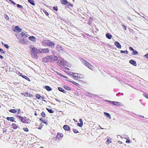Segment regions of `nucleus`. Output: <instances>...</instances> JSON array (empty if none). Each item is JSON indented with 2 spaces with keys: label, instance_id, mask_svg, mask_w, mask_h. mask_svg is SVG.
Returning a JSON list of instances; mask_svg holds the SVG:
<instances>
[{
  "label": "nucleus",
  "instance_id": "nucleus-1",
  "mask_svg": "<svg viewBox=\"0 0 148 148\" xmlns=\"http://www.w3.org/2000/svg\"><path fill=\"white\" fill-rule=\"evenodd\" d=\"M29 50L31 57L35 59L37 58V53L39 52L40 50L37 49L32 45H29Z\"/></svg>",
  "mask_w": 148,
  "mask_h": 148
},
{
  "label": "nucleus",
  "instance_id": "nucleus-2",
  "mask_svg": "<svg viewBox=\"0 0 148 148\" xmlns=\"http://www.w3.org/2000/svg\"><path fill=\"white\" fill-rule=\"evenodd\" d=\"M42 45L44 46H51L52 47H54V43L52 41L49 40H44L42 42Z\"/></svg>",
  "mask_w": 148,
  "mask_h": 148
},
{
  "label": "nucleus",
  "instance_id": "nucleus-3",
  "mask_svg": "<svg viewBox=\"0 0 148 148\" xmlns=\"http://www.w3.org/2000/svg\"><path fill=\"white\" fill-rule=\"evenodd\" d=\"M82 63L85 65L87 67L92 70H94L95 69L94 67L91 65L88 62H87L85 60L83 59L82 61Z\"/></svg>",
  "mask_w": 148,
  "mask_h": 148
},
{
  "label": "nucleus",
  "instance_id": "nucleus-4",
  "mask_svg": "<svg viewBox=\"0 0 148 148\" xmlns=\"http://www.w3.org/2000/svg\"><path fill=\"white\" fill-rule=\"evenodd\" d=\"M58 62L59 66L61 67H63L68 64L67 62L66 61H64V59L60 58Z\"/></svg>",
  "mask_w": 148,
  "mask_h": 148
},
{
  "label": "nucleus",
  "instance_id": "nucleus-5",
  "mask_svg": "<svg viewBox=\"0 0 148 148\" xmlns=\"http://www.w3.org/2000/svg\"><path fill=\"white\" fill-rule=\"evenodd\" d=\"M106 101L107 102H109L110 103L112 104L113 105H121V103L118 102H116L114 101H109L108 100H106Z\"/></svg>",
  "mask_w": 148,
  "mask_h": 148
},
{
  "label": "nucleus",
  "instance_id": "nucleus-6",
  "mask_svg": "<svg viewBox=\"0 0 148 148\" xmlns=\"http://www.w3.org/2000/svg\"><path fill=\"white\" fill-rule=\"evenodd\" d=\"M26 117H21L20 120L23 123H29L30 120L29 119H26Z\"/></svg>",
  "mask_w": 148,
  "mask_h": 148
},
{
  "label": "nucleus",
  "instance_id": "nucleus-7",
  "mask_svg": "<svg viewBox=\"0 0 148 148\" xmlns=\"http://www.w3.org/2000/svg\"><path fill=\"white\" fill-rule=\"evenodd\" d=\"M42 61L44 62H51L50 56H47L43 58Z\"/></svg>",
  "mask_w": 148,
  "mask_h": 148
},
{
  "label": "nucleus",
  "instance_id": "nucleus-8",
  "mask_svg": "<svg viewBox=\"0 0 148 148\" xmlns=\"http://www.w3.org/2000/svg\"><path fill=\"white\" fill-rule=\"evenodd\" d=\"M56 48L57 50L60 52L62 53V52L63 51L62 47L60 46L59 45H57Z\"/></svg>",
  "mask_w": 148,
  "mask_h": 148
},
{
  "label": "nucleus",
  "instance_id": "nucleus-9",
  "mask_svg": "<svg viewBox=\"0 0 148 148\" xmlns=\"http://www.w3.org/2000/svg\"><path fill=\"white\" fill-rule=\"evenodd\" d=\"M49 51V49H41L39 51L40 53H47Z\"/></svg>",
  "mask_w": 148,
  "mask_h": 148
},
{
  "label": "nucleus",
  "instance_id": "nucleus-10",
  "mask_svg": "<svg viewBox=\"0 0 148 148\" xmlns=\"http://www.w3.org/2000/svg\"><path fill=\"white\" fill-rule=\"evenodd\" d=\"M50 56L51 62L54 60H58L57 57L54 55H51Z\"/></svg>",
  "mask_w": 148,
  "mask_h": 148
},
{
  "label": "nucleus",
  "instance_id": "nucleus-11",
  "mask_svg": "<svg viewBox=\"0 0 148 148\" xmlns=\"http://www.w3.org/2000/svg\"><path fill=\"white\" fill-rule=\"evenodd\" d=\"M114 44L116 47L118 48L119 49H121V45L117 41L115 42H114Z\"/></svg>",
  "mask_w": 148,
  "mask_h": 148
},
{
  "label": "nucleus",
  "instance_id": "nucleus-12",
  "mask_svg": "<svg viewBox=\"0 0 148 148\" xmlns=\"http://www.w3.org/2000/svg\"><path fill=\"white\" fill-rule=\"evenodd\" d=\"M63 128L66 131H68L70 130V127L67 125H65L64 126Z\"/></svg>",
  "mask_w": 148,
  "mask_h": 148
},
{
  "label": "nucleus",
  "instance_id": "nucleus-13",
  "mask_svg": "<svg viewBox=\"0 0 148 148\" xmlns=\"http://www.w3.org/2000/svg\"><path fill=\"white\" fill-rule=\"evenodd\" d=\"M20 35L22 36H25L26 37H27L28 36V34L25 32H22L20 34Z\"/></svg>",
  "mask_w": 148,
  "mask_h": 148
},
{
  "label": "nucleus",
  "instance_id": "nucleus-14",
  "mask_svg": "<svg viewBox=\"0 0 148 148\" xmlns=\"http://www.w3.org/2000/svg\"><path fill=\"white\" fill-rule=\"evenodd\" d=\"M129 62L131 64H132L134 66H136L137 65L135 61L133 60H130L129 61Z\"/></svg>",
  "mask_w": 148,
  "mask_h": 148
},
{
  "label": "nucleus",
  "instance_id": "nucleus-15",
  "mask_svg": "<svg viewBox=\"0 0 148 148\" xmlns=\"http://www.w3.org/2000/svg\"><path fill=\"white\" fill-rule=\"evenodd\" d=\"M84 77V75H81V77H80L79 76L76 75H73V77L75 79V78H78V79H81L83 78Z\"/></svg>",
  "mask_w": 148,
  "mask_h": 148
},
{
  "label": "nucleus",
  "instance_id": "nucleus-16",
  "mask_svg": "<svg viewBox=\"0 0 148 148\" xmlns=\"http://www.w3.org/2000/svg\"><path fill=\"white\" fill-rule=\"evenodd\" d=\"M28 39L33 41V42H35L36 41V38H35L34 37V36H29V37L28 38Z\"/></svg>",
  "mask_w": 148,
  "mask_h": 148
},
{
  "label": "nucleus",
  "instance_id": "nucleus-17",
  "mask_svg": "<svg viewBox=\"0 0 148 148\" xmlns=\"http://www.w3.org/2000/svg\"><path fill=\"white\" fill-rule=\"evenodd\" d=\"M15 29L16 31H18V32H20L22 30V29L18 26H16Z\"/></svg>",
  "mask_w": 148,
  "mask_h": 148
},
{
  "label": "nucleus",
  "instance_id": "nucleus-18",
  "mask_svg": "<svg viewBox=\"0 0 148 148\" xmlns=\"http://www.w3.org/2000/svg\"><path fill=\"white\" fill-rule=\"evenodd\" d=\"M14 117H8L7 118V119L8 121H10L12 122L14 121ZM14 122H16L15 121H14Z\"/></svg>",
  "mask_w": 148,
  "mask_h": 148
},
{
  "label": "nucleus",
  "instance_id": "nucleus-19",
  "mask_svg": "<svg viewBox=\"0 0 148 148\" xmlns=\"http://www.w3.org/2000/svg\"><path fill=\"white\" fill-rule=\"evenodd\" d=\"M106 36L109 39H111L112 37V35L109 33H108L106 34Z\"/></svg>",
  "mask_w": 148,
  "mask_h": 148
},
{
  "label": "nucleus",
  "instance_id": "nucleus-20",
  "mask_svg": "<svg viewBox=\"0 0 148 148\" xmlns=\"http://www.w3.org/2000/svg\"><path fill=\"white\" fill-rule=\"evenodd\" d=\"M63 134L62 133H58L56 136L57 138H62L63 136Z\"/></svg>",
  "mask_w": 148,
  "mask_h": 148
},
{
  "label": "nucleus",
  "instance_id": "nucleus-21",
  "mask_svg": "<svg viewBox=\"0 0 148 148\" xmlns=\"http://www.w3.org/2000/svg\"><path fill=\"white\" fill-rule=\"evenodd\" d=\"M12 126L14 129H16L18 127V126L15 123H12Z\"/></svg>",
  "mask_w": 148,
  "mask_h": 148
},
{
  "label": "nucleus",
  "instance_id": "nucleus-22",
  "mask_svg": "<svg viewBox=\"0 0 148 148\" xmlns=\"http://www.w3.org/2000/svg\"><path fill=\"white\" fill-rule=\"evenodd\" d=\"M9 111L11 112L15 113L17 112V110L16 109H10Z\"/></svg>",
  "mask_w": 148,
  "mask_h": 148
},
{
  "label": "nucleus",
  "instance_id": "nucleus-23",
  "mask_svg": "<svg viewBox=\"0 0 148 148\" xmlns=\"http://www.w3.org/2000/svg\"><path fill=\"white\" fill-rule=\"evenodd\" d=\"M111 138H107V141L106 142V143L108 145L109 143H111Z\"/></svg>",
  "mask_w": 148,
  "mask_h": 148
},
{
  "label": "nucleus",
  "instance_id": "nucleus-24",
  "mask_svg": "<svg viewBox=\"0 0 148 148\" xmlns=\"http://www.w3.org/2000/svg\"><path fill=\"white\" fill-rule=\"evenodd\" d=\"M104 114L105 115L107 116L108 117H109V119H111V118L110 117V114H109L108 113L106 112H104Z\"/></svg>",
  "mask_w": 148,
  "mask_h": 148
},
{
  "label": "nucleus",
  "instance_id": "nucleus-25",
  "mask_svg": "<svg viewBox=\"0 0 148 148\" xmlns=\"http://www.w3.org/2000/svg\"><path fill=\"white\" fill-rule=\"evenodd\" d=\"M45 89L48 91H50L52 89L50 87L48 86H45Z\"/></svg>",
  "mask_w": 148,
  "mask_h": 148
},
{
  "label": "nucleus",
  "instance_id": "nucleus-26",
  "mask_svg": "<svg viewBox=\"0 0 148 148\" xmlns=\"http://www.w3.org/2000/svg\"><path fill=\"white\" fill-rule=\"evenodd\" d=\"M28 1L32 5H34V2L33 0H28Z\"/></svg>",
  "mask_w": 148,
  "mask_h": 148
},
{
  "label": "nucleus",
  "instance_id": "nucleus-27",
  "mask_svg": "<svg viewBox=\"0 0 148 148\" xmlns=\"http://www.w3.org/2000/svg\"><path fill=\"white\" fill-rule=\"evenodd\" d=\"M19 42L21 43L22 44H25V42L24 40H19Z\"/></svg>",
  "mask_w": 148,
  "mask_h": 148
},
{
  "label": "nucleus",
  "instance_id": "nucleus-28",
  "mask_svg": "<svg viewBox=\"0 0 148 148\" xmlns=\"http://www.w3.org/2000/svg\"><path fill=\"white\" fill-rule=\"evenodd\" d=\"M138 53V52L136 51H134L132 53V55H134L136 54H137Z\"/></svg>",
  "mask_w": 148,
  "mask_h": 148
},
{
  "label": "nucleus",
  "instance_id": "nucleus-29",
  "mask_svg": "<svg viewBox=\"0 0 148 148\" xmlns=\"http://www.w3.org/2000/svg\"><path fill=\"white\" fill-rule=\"evenodd\" d=\"M67 2L66 0H62V3L63 4H67Z\"/></svg>",
  "mask_w": 148,
  "mask_h": 148
},
{
  "label": "nucleus",
  "instance_id": "nucleus-30",
  "mask_svg": "<svg viewBox=\"0 0 148 148\" xmlns=\"http://www.w3.org/2000/svg\"><path fill=\"white\" fill-rule=\"evenodd\" d=\"M46 109L47 110L48 112L50 113H52L53 112V110L52 109H49L47 108Z\"/></svg>",
  "mask_w": 148,
  "mask_h": 148
},
{
  "label": "nucleus",
  "instance_id": "nucleus-31",
  "mask_svg": "<svg viewBox=\"0 0 148 148\" xmlns=\"http://www.w3.org/2000/svg\"><path fill=\"white\" fill-rule=\"evenodd\" d=\"M36 96L38 99H40L41 97L40 95L39 94H36Z\"/></svg>",
  "mask_w": 148,
  "mask_h": 148
},
{
  "label": "nucleus",
  "instance_id": "nucleus-32",
  "mask_svg": "<svg viewBox=\"0 0 148 148\" xmlns=\"http://www.w3.org/2000/svg\"><path fill=\"white\" fill-rule=\"evenodd\" d=\"M4 18L7 20H8L9 19V17L6 14H4Z\"/></svg>",
  "mask_w": 148,
  "mask_h": 148
},
{
  "label": "nucleus",
  "instance_id": "nucleus-33",
  "mask_svg": "<svg viewBox=\"0 0 148 148\" xmlns=\"http://www.w3.org/2000/svg\"><path fill=\"white\" fill-rule=\"evenodd\" d=\"M120 52L121 53H125L126 54H127L128 53V52L127 50H126V51H123L122 50H121Z\"/></svg>",
  "mask_w": 148,
  "mask_h": 148
},
{
  "label": "nucleus",
  "instance_id": "nucleus-34",
  "mask_svg": "<svg viewBox=\"0 0 148 148\" xmlns=\"http://www.w3.org/2000/svg\"><path fill=\"white\" fill-rule=\"evenodd\" d=\"M41 116L43 117H45L46 116V114L45 113L43 112L41 113Z\"/></svg>",
  "mask_w": 148,
  "mask_h": 148
},
{
  "label": "nucleus",
  "instance_id": "nucleus-35",
  "mask_svg": "<svg viewBox=\"0 0 148 148\" xmlns=\"http://www.w3.org/2000/svg\"><path fill=\"white\" fill-rule=\"evenodd\" d=\"M64 88L66 90H69L70 89V88L69 87L66 86H64Z\"/></svg>",
  "mask_w": 148,
  "mask_h": 148
},
{
  "label": "nucleus",
  "instance_id": "nucleus-36",
  "mask_svg": "<svg viewBox=\"0 0 148 148\" xmlns=\"http://www.w3.org/2000/svg\"><path fill=\"white\" fill-rule=\"evenodd\" d=\"M17 7L18 8H19L21 9H23V8L22 6L18 4L17 5Z\"/></svg>",
  "mask_w": 148,
  "mask_h": 148
},
{
  "label": "nucleus",
  "instance_id": "nucleus-37",
  "mask_svg": "<svg viewBox=\"0 0 148 148\" xmlns=\"http://www.w3.org/2000/svg\"><path fill=\"white\" fill-rule=\"evenodd\" d=\"M30 94L27 93H25L24 96L25 97H30Z\"/></svg>",
  "mask_w": 148,
  "mask_h": 148
},
{
  "label": "nucleus",
  "instance_id": "nucleus-38",
  "mask_svg": "<svg viewBox=\"0 0 148 148\" xmlns=\"http://www.w3.org/2000/svg\"><path fill=\"white\" fill-rule=\"evenodd\" d=\"M40 120L42 121L43 123H45L46 124H47V122H45L44 121V120L43 119H42V118L40 119Z\"/></svg>",
  "mask_w": 148,
  "mask_h": 148
},
{
  "label": "nucleus",
  "instance_id": "nucleus-39",
  "mask_svg": "<svg viewBox=\"0 0 148 148\" xmlns=\"http://www.w3.org/2000/svg\"><path fill=\"white\" fill-rule=\"evenodd\" d=\"M77 126H79V127H81L82 126L83 124H81L80 123H77Z\"/></svg>",
  "mask_w": 148,
  "mask_h": 148
},
{
  "label": "nucleus",
  "instance_id": "nucleus-40",
  "mask_svg": "<svg viewBox=\"0 0 148 148\" xmlns=\"http://www.w3.org/2000/svg\"><path fill=\"white\" fill-rule=\"evenodd\" d=\"M23 77V78L26 79L27 80H28V79H29V78H28L26 76H25V75H23L22 76Z\"/></svg>",
  "mask_w": 148,
  "mask_h": 148
},
{
  "label": "nucleus",
  "instance_id": "nucleus-41",
  "mask_svg": "<svg viewBox=\"0 0 148 148\" xmlns=\"http://www.w3.org/2000/svg\"><path fill=\"white\" fill-rule=\"evenodd\" d=\"M73 131L75 133H77L79 132L78 130H77L75 129H74L73 130Z\"/></svg>",
  "mask_w": 148,
  "mask_h": 148
},
{
  "label": "nucleus",
  "instance_id": "nucleus-42",
  "mask_svg": "<svg viewBox=\"0 0 148 148\" xmlns=\"http://www.w3.org/2000/svg\"><path fill=\"white\" fill-rule=\"evenodd\" d=\"M0 51L1 53H3V54H5V53L3 49L0 48Z\"/></svg>",
  "mask_w": 148,
  "mask_h": 148
},
{
  "label": "nucleus",
  "instance_id": "nucleus-43",
  "mask_svg": "<svg viewBox=\"0 0 148 148\" xmlns=\"http://www.w3.org/2000/svg\"><path fill=\"white\" fill-rule=\"evenodd\" d=\"M43 12L47 16L49 15V13L45 10H44Z\"/></svg>",
  "mask_w": 148,
  "mask_h": 148
},
{
  "label": "nucleus",
  "instance_id": "nucleus-44",
  "mask_svg": "<svg viewBox=\"0 0 148 148\" xmlns=\"http://www.w3.org/2000/svg\"><path fill=\"white\" fill-rule=\"evenodd\" d=\"M143 96L147 99H148V95L146 94H143Z\"/></svg>",
  "mask_w": 148,
  "mask_h": 148
},
{
  "label": "nucleus",
  "instance_id": "nucleus-45",
  "mask_svg": "<svg viewBox=\"0 0 148 148\" xmlns=\"http://www.w3.org/2000/svg\"><path fill=\"white\" fill-rule=\"evenodd\" d=\"M53 9L54 10H55V11H58V8H57V7H53Z\"/></svg>",
  "mask_w": 148,
  "mask_h": 148
},
{
  "label": "nucleus",
  "instance_id": "nucleus-46",
  "mask_svg": "<svg viewBox=\"0 0 148 148\" xmlns=\"http://www.w3.org/2000/svg\"><path fill=\"white\" fill-rule=\"evenodd\" d=\"M58 90L59 91L62 92L63 91V90H64L62 88H61V87H59L58 88Z\"/></svg>",
  "mask_w": 148,
  "mask_h": 148
},
{
  "label": "nucleus",
  "instance_id": "nucleus-47",
  "mask_svg": "<svg viewBox=\"0 0 148 148\" xmlns=\"http://www.w3.org/2000/svg\"><path fill=\"white\" fill-rule=\"evenodd\" d=\"M10 2L12 3V4H13L14 5H16V4L14 2H13V1H12V0H9Z\"/></svg>",
  "mask_w": 148,
  "mask_h": 148
},
{
  "label": "nucleus",
  "instance_id": "nucleus-48",
  "mask_svg": "<svg viewBox=\"0 0 148 148\" xmlns=\"http://www.w3.org/2000/svg\"><path fill=\"white\" fill-rule=\"evenodd\" d=\"M24 130L25 132H28V130L27 128L25 127L23 129Z\"/></svg>",
  "mask_w": 148,
  "mask_h": 148
},
{
  "label": "nucleus",
  "instance_id": "nucleus-49",
  "mask_svg": "<svg viewBox=\"0 0 148 148\" xmlns=\"http://www.w3.org/2000/svg\"><path fill=\"white\" fill-rule=\"evenodd\" d=\"M71 82L72 83H73L75 85H78L79 84L77 83V82H71Z\"/></svg>",
  "mask_w": 148,
  "mask_h": 148
},
{
  "label": "nucleus",
  "instance_id": "nucleus-50",
  "mask_svg": "<svg viewBox=\"0 0 148 148\" xmlns=\"http://www.w3.org/2000/svg\"><path fill=\"white\" fill-rule=\"evenodd\" d=\"M4 46L7 48H8L9 47V46L7 44H4Z\"/></svg>",
  "mask_w": 148,
  "mask_h": 148
},
{
  "label": "nucleus",
  "instance_id": "nucleus-51",
  "mask_svg": "<svg viewBox=\"0 0 148 148\" xmlns=\"http://www.w3.org/2000/svg\"><path fill=\"white\" fill-rule=\"evenodd\" d=\"M66 4L68 6H71V5H71V3H70V2H67V3Z\"/></svg>",
  "mask_w": 148,
  "mask_h": 148
},
{
  "label": "nucleus",
  "instance_id": "nucleus-52",
  "mask_svg": "<svg viewBox=\"0 0 148 148\" xmlns=\"http://www.w3.org/2000/svg\"><path fill=\"white\" fill-rule=\"evenodd\" d=\"M129 49L130 50L134 51V49H133V48L131 47H129Z\"/></svg>",
  "mask_w": 148,
  "mask_h": 148
},
{
  "label": "nucleus",
  "instance_id": "nucleus-53",
  "mask_svg": "<svg viewBox=\"0 0 148 148\" xmlns=\"http://www.w3.org/2000/svg\"><path fill=\"white\" fill-rule=\"evenodd\" d=\"M79 121L82 124H83L82 120V119H80Z\"/></svg>",
  "mask_w": 148,
  "mask_h": 148
},
{
  "label": "nucleus",
  "instance_id": "nucleus-54",
  "mask_svg": "<svg viewBox=\"0 0 148 148\" xmlns=\"http://www.w3.org/2000/svg\"><path fill=\"white\" fill-rule=\"evenodd\" d=\"M144 56H145L146 57V58L148 59V53L145 55Z\"/></svg>",
  "mask_w": 148,
  "mask_h": 148
},
{
  "label": "nucleus",
  "instance_id": "nucleus-55",
  "mask_svg": "<svg viewBox=\"0 0 148 148\" xmlns=\"http://www.w3.org/2000/svg\"><path fill=\"white\" fill-rule=\"evenodd\" d=\"M16 117L17 118H20V119H21V117H21V116H20L18 115H17L16 116Z\"/></svg>",
  "mask_w": 148,
  "mask_h": 148
},
{
  "label": "nucleus",
  "instance_id": "nucleus-56",
  "mask_svg": "<svg viewBox=\"0 0 148 148\" xmlns=\"http://www.w3.org/2000/svg\"><path fill=\"white\" fill-rule=\"evenodd\" d=\"M73 73L75 75H79L80 76H80V77H81V75H82L81 74H78V73Z\"/></svg>",
  "mask_w": 148,
  "mask_h": 148
},
{
  "label": "nucleus",
  "instance_id": "nucleus-57",
  "mask_svg": "<svg viewBox=\"0 0 148 148\" xmlns=\"http://www.w3.org/2000/svg\"><path fill=\"white\" fill-rule=\"evenodd\" d=\"M62 92L64 93H65L66 92V91L64 89V90H63V91H62Z\"/></svg>",
  "mask_w": 148,
  "mask_h": 148
},
{
  "label": "nucleus",
  "instance_id": "nucleus-58",
  "mask_svg": "<svg viewBox=\"0 0 148 148\" xmlns=\"http://www.w3.org/2000/svg\"><path fill=\"white\" fill-rule=\"evenodd\" d=\"M121 93L119 92V93H117L116 94V95L117 96H119V95Z\"/></svg>",
  "mask_w": 148,
  "mask_h": 148
},
{
  "label": "nucleus",
  "instance_id": "nucleus-59",
  "mask_svg": "<svg viewBox=\"0 0 148 148\" xmlns=\"http://www.w3.org/2000/svg\"><path fill=\"white\" fill-rule=\"evenodd\" d=\"M130 140H126V143H130Z\"/></svg>",
  "mask_w": 148,
  "mask_h": 148
},
{
  "label": "nucleus",
  "instance_id": "nucleus-60",
  "mask_svg": "<svg viewBox=\"0 0 148 148\" xmlns=\"http://www.w3.org/2000/svg\"><path fill=\"white\" fill-rule=\"evenodd\" d=\"M3 57L2 56H1V55H0V58L1 59H2L3 58Z\"/></svg>",
  "mask_w": 148,
  "mask_h": 148
},
{
  "label": "nucleus",
  "instance_id": "nucleus-61",
  "mask_svg": "<svg viewBox=\"0 0 148 148\" xmlns=\"http://www.w3.org/2000/svg\"><path fill=\"white\" fill-rule=\"evenodd\" d=\"M18 114H19L20 113V111L21 110L20 109H18Z\"/></svg>",
  "mask_w": 148,
  "mask_h": 148
},
{
  "label": "nucleus",
  "instance_id": "nucleus-62",
  "mask_svg": "<svg viewBox=\"0 0 148 148\" xmlns=\"http://www.w3.org/2000/svg\"><path fill=\"white\" fill-rule=\"evenodd\" d=\"M41 128H42V126H40L38 127V129H40V130L41 129Z\"/></svg>",
  "mask_w": 148,
  "mask_h": 148
},
{
  "label": "nucleus",
  "instance_id": "nucleus-63",
  "mask_svg": "<svg viewBox=\"0 0 148 148\" xmlns=\"http://www.w3.org/2000/svg\"><path fill=\"white\" fill-rule=\"evenodd\" d=\"M127 19H129V20L131 21V19L129 17H128L127 18Z\"/></svg>",
  "mask_w": 148,
  "mask_h": 148
},
{
  "label": "nucleus",
  "instance_id": "nucleus-64",
  "mask_svg": "<svg viewBox=\"0 0 148 148\" xmlns=\"http://www.w3.org/2000/svg\"><path fill=\"white\" fill-rule=\"evenodd\" d=\"M99 127L101 129H104L103 128H102L100 125H99Z\"/></svg>",
  "mask_w": 148,
  "mask_h": 148
}]
</instances>
